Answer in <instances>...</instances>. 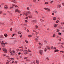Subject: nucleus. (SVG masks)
<instances>
[{
    "instance_id": "4c0bfd02",
    "label": "nucleus",
    "mask_w": 64,
    "mask_h": 64,
    "mask_svg": "<svg viewBox=\"0 0 64 64\" xmlns=\"http://www.w3.org/2000/svg\"><path fill=\"white\" fill-rule=\"evenodd\" d=\"M45 4H48V2H46L45 3Z\"/></svg>"
},
{
    "instance_id": "c85d7f7f",
    "label": "nucleus",
    "mask_w": 64,
    "mask_h": 64,
    "mask_svg": "<svg viewBox=\"0 0 64 64\" xmlns=\"http://www.w3.org/2000/svg\"><path fill=\"white\" fill-rule=\"evenodd\" d=\"M22 25L23 26H25L26 25H27V24H22Z\"/></svg>"
},
{
    "instance_id": "f8f14e48",
    "label": "nucleus",
    "mask_w": 64,
    "mask_h": 64,
    "mask_svg": "<svg viewBox=\"0 0 64 64\" xmlns=\"http://www.w3.org/2000/svg\"><path fill=\"white\" fill-rule=\"evenodd\" d=\"M0 24L1 25H5V24L2 22H0Z\"/></svg>"
},
{
    "instance_id": "2f4dec72",
    "label": "nucleus",
    "mask_w": 64,
    "mask_h": 64,
    "mask_svg": "<svg viewBox=\"0 0 64 64\" xmlns=\"http://www.w3.org/2000/svg\"><path fill=\"white\" fill-rule=\"evenodd\" d=\"M56 36L55 35V34H53L52 37H55Z\"/></svg>"
},
{
    "instance_id": "5fc2aeb1",
    "label": "nucleus",
    "mask_w": 64,
    "mask_h": 64,
    "mask_svg": "<svg viewBox=\"0 0 64 64\" xmlns=\"http://www.w3.org/2000/svg\"><path fill=\"white\" fill-rule=\"evenodd\" d=\"M20 48V49H22V48H23V46H21L19 47Z\"/></svg>"
},
{
    "instance_id": "3c124183",
    "label": "nucleus",
    "mask_w": 64,
    "mask_h": 64,
    "mask_svg": "<svg viewBox=\"0 0 64 64\" xmlns=\"http://www.w3.org/2000/svg\"><path fill=\"white\" fill-rule=\"evenodd\" d=\"M46 59L47 60H49V58L48 57L46 58Z\"/></svg>"
},
{
    "instance_id": "0e129e2a",
    "label": "nucleus",
    "mask_w": 64,
    "mask_h": 64,
    "mask_svg": "<svg viewBox=\"0 0 64 64\" xmlns=\"http://www.w3.org/2000/svg\"><path fill=\"white\" fill-rule=\"evenodd\" d=\"M56 49H57V48H56V47H54V50H56Z\"/></svg>"
},
{
    "instance_id": "aec40b11",
    "label": "nucleus",
    "mask_w": 64,
    "mask_h": 64,
    "mask_svg": "<svg viewBox=\"0 0 64 64\" xmlns=\"http://www.w3.org/2000/svg\"><path fill=\"white\" fill-rule=\"evenodd\" d=\"M26 61L27 62H30V60L29 59H27L26 60Z\"/></svg>"
},
{
    "instance_id": "4d7b16f0",
    "label": "nucleus",
    "mask_w": 64,
    "mask_h": 64,
    "mask_svg": "<svg viewBox=\"0 0 64 64\" xmlns=\"http://www.w3.org/2000/svg\"><path fill=\"white\" fill-rule=\"evenodd\" d=\"M59 22V20H57L56 21V23H58Z\"/></svg>"
},
{
    "instance_id": "7c9ffc66",
    "label": "nucleus",
    "mask_w": 64,
    "mask_h": 64,
    "mask_svg": "<svg viewBox=\"0 0 64 64\" xmlns=\"http://www.w3.org/2000/svg\"><path fill=\"white\" fill-rule=\"evenodd\" d=\"M40 21L41 22H44V20H42V19H41L40 20Z\"/></svg>"
},
{
    "instance_id": "603ef678",
    "label": "nucleus",
    "mask_w": 64,
    "mask_h": 64,
    "mask_svg": "<svg viewBox=\"0 0 64 64\" xmlns=\"http://www.w3.org/2000/svg\"><path fill=\"white\" fill-rule=\"evenodd\" d=\"M36 1V0H33V2H35Z\"/></svg>"
},
{
    "instance_id": "774afa93",
    "label": "nucleus",
    "mask_w": 64,
    "mask_h": 64,
    "mask_svg": "<svg viewBox=\"0 0 64 64\" xmlns=\"http://www.w3.org/2000/svg\"><path fill=\"white\" fill-rule=\"evenodd\" d=\"M0 64H3V63L2 62H0Z\"/></svg>"
},
{
    "instance_id": "de8ad7c7",
    "label": "nucleus",
    "mask_w": 64,
    "mask_h": 64,
    "mask_svg": "<svg viewBox=\"0 0 64 64\" xmlns=\"http://www.w3.org/2000/svg\"><path fill=\"white\" fill-rule=\"evenodd\" d=\"M16 51H17V52H19V51L20 50H19V49H17L16 50Z\"/></svg>"
},
{
    "instance_id": "69168bd1",
    "label": "nucleus",
    "mask_w": 64,
    "mask_h": 64,
    "mask_svg": "<svg viewBox=\"0 0 64 64\" xmlns=\"http://www.w3.org/2000/svg\"><path fill=\"white\" fill-rule=\"evenodd\" d=\"M27 10H29V8L28 7L27 8Z\"/></svg>"
},
{
    "instance_id": "0eeeda50",
    "label": "nucleus",
    "mask_w": 64,
    "mask_h": 64,
    "mask_svg": "<svg viewBox=\"0 0 64 64\" xmlns=\"http://www.w3.org/2000/svg\"><path fill=\"white\" fill-rule=\"evenodd\" d=\"M58 24H55L54 25V28H56L58 27Z\"/></svg>"
},
{
    "instance_id": "58836bf2",
    "label": "nucleus",
    "mask_w": 64,
    "mask_h": 64,
    "mask_svg": "<svg viewBox=\"0 0 64 64\" xmlns=\"http://www.w3.org/2000/svg\"><path fill=\"white\" fill-rule=\"evenodd\" d=\"M35 13H36V14H38V12H37V11H36L35 12Z\"/></svg>"
},
{
    "instance_id": "f704fd0d",
    "label": "nucleus",
    "mask_w": 64,
    "mask_h": 64,
    "mask_svg": "<svg viewBox=\"0 0 64 64\" xmlns=\"http://www.w3.org/2000/svg\"><path fill=\"white\" fill-rule=\"evenodd\" d=\"M53 19L54 20H56V18H54Z\"/></svg>"
},
{
    "instance_id": "423d86ee",
    "label": "nucleus",
    "mask_w": 64,
    "mask_h": 64,
    "mask_svg": "<svg viewBox=\"0 0 64 64\" xmlns=\"http://www.w3.org/2000/svg\"><path fill=\"white\" fill-rule=\"evenodd\" d=\"M46 48H47V49H48V50H50V46H47Z\"/></svg>"
},
{
    "instance_id": "c756f323",
    "label": "nucleus",
    "mask_w": 64,
    "mask_h": 64,
    "mask_svg": "<svg viewBox=\"0 0 64 64\" xmlns=\"http://www.w3.org/2000/svg\"><path fill=\"white\" fill-rule=\"evenodd\" d=\"M53 12L54 13H57V11L55 10Z\"/></svg>"
},
{
    "instance_id": "338daca9",
    "label": "nucleus",
    "mask_w": 64,
    "mask_h": 64,
    "mask_svg": "<svg viewBox=\"0 0 64 64\" xmlns=\"http://www.w3.org/2000/svg\"><path fill=\"white\" fill-rule=\"evenodd\" d=\"M52 49H54V48L53 46L52 47Z\"/></svg>"
},
{
    "instance_id": "864d4df0",
    "label": "nucleus",
    "mask_w": 64,
    "mask_h": 64,
    "mask_svg": "<svg viewBox=\"0 0 64 64\" xmlns=\"http://www.w3.org/2000/svg\"><path fill=\"white\" fill-rule=\"evenodd\" d=\"M25 22H26V23H27V22H28V20H26Z\"/></svg>"
},
{
    "instance_id": "4468645a",
    "label": "nucleus",
    "mask_w": 64,
    "mask_h": 64,
    "mask_svg": "<svg viewBox=\"0 0 64 64\" xmlns=\"http://www.w3.org/2000/svg\"><path fill=\"white\" fill-rule=\"evenodd\" d=\"M12 5L13 6H14V7H16V8H17L18 7V6L12 4Z\"/></svg>"
},
{
    "instance_id": "72a5a7b5",
    "label": "nucleus",
    "mask_w": 64,
    "mask_h": 64,
    "mask_svg": "<svg viewBox=\"0 0 64 64\" xmlns=\"http://www.w3.org/2000/svg\"><path fill=\"white\" fill-rule=\"evenodd\" d=\"M58 34L59 35H61L62 34H61V33L60 32H59V33H58Z\"/></svg>"
},
{
    "instance_id": "680f3d73",
    "label": "nucleus",
    "mask_w": 64,
    "mask_h": 64,
    "mask_svg": "<svg viewBox=\"0 0 64 64\" xmlns=\"http://www.w3.org/2000/svg\"><path fill=\"white\" fill-rule=\"evenodd\" d=\"M26 19H29V18L28 17H27L26 18Z\"/></svg>"
},
{
    "instance_id": "f03ea898",
    "label": "nucleus",
    "mask_w": 64,
    "mask_h": 64,
    "mask_svg": "<svg viewBox=\"0 0 64 64\" xmlns=\"http://www.w3.org/2000/svg\"><path fill=\"white\" fill-rule=\"evenodd\" d=\"M24 55H26V54H27L28 51L27 50H24Z\"/></svg>"
},
{
    "instance_id": "473e14b6",
    "label": "nucleus",
    "mask_w": 64,
    "mask_h": 64,
    "mask_svg": "<svg viewBox=\"0 0 64 64\" xmlns=\"http://www.w3.org/2000/svg\"><path fill=\"white\" fill-rule=\"evenodd\" d=\"M20 51L22 52L23 51V48L22 49L20 50Z\"/></svg>"
},
{
    "instance_id": "37998d69",
    "label": "nucleus",
    "mask_w": 64,
    "mask_h": 64,
    "mask_svg": "<svg viewBox=\"0 0 64 64\" xmlns=\"http://www.w3.org/2000/svg\"><path fill=\"white\" fill-rule=\"evenodd\" d=\"M28 51L29 52H31V51L28 50Z\"/></svg>"
},
{
    "instance_id": "a19ab883",
    "label": "nucleus",
    "mask_w": 64,
    "mask_h": 64,
    "mask_svg": "<svg viewBox=\"0 0 64 64\" xmlns=\"http://www.w3.org/2000/svg\"><path fill=\"white\" fill-rule=\"evenodd\" d=\"M36 63H38V60H36Z\"/></svg>"
},
{
    "instance_id": "6e6d98bb",
    "label": "nucleus",
    "mask_w": 64,
    "mask_h": 64,
    "mask_svg": "<svg viewBox=\"0 0 64 64\" xmlns=\"http://www.w3.org/2000/svg\"><path fill=\"white\" fill-rule=\"evenodd\" d=\"M32 35H34V36H35V34H34V33H32Z\"/></svg>"
},
{
    "instance_id": "b1692460",
    "label": "nucleus",
    "mask_w": 64,
    "mask_h": 64,
    "mask_svg": "<svg viewBox=\"0 0 64 64\" xmlns=\"http://www.w3.org/2000/svg\"><path fill=\"white\" fill-rule=\"evenodd\" d=\"M28 37H29L30 38H31V37H32V35H30L28 36Z\"/></svg>"
},
{
    "instance_id": "412c9836",
    "label": "nucleus",
    "mask_w": 64,
    "mask_h": 64,
    "mask_svg": "<svg viewBox=\"0 0 64 64\" xmlns=\"http://www.w3.org/2000/svg\"><path fill=\"white\" fill-rule=\"evenodd\" d=\"M32 22H34V23H36L37 22V21L35 20H33L32 21Z\"/></svg>"
},
{
    "instance_id": "f257e3e1",
    "label": "nucleus",
    "mask_w": 64,
    "mask_h": 64,
    "mask_svg": "<svg viewBox=\"0 0 64 64\" xmlns=\"http://www.w3.org/2000/svg\"><path fill=\"white\" fill-rule=\"evenodd\" d=\"M16 53V52L14 50H13L12 51V52H10V54L12 55V56H13L14 55V53Z\"/></svg>"
},
{
    "instance_id": "bf43d9fd",
    "label": "nucleus",
    "mask_w": 64,
    "mask_h": 64,
    "mask_svg": "<svg viewBox=\"0 0 64 64\" xmlns=\"http://www.w3.org/2000/svg\"><path fill=\"white\" fill-rule=\"evenodd\" d=\"M13 8H14V6H13L12 7H11L10 8V9H13Z\"/></svg>"
},
{
    "instance_id": "49530a36",
    "label": "nucleus",
    "mask_w": 64,
    "mask_h": 64,
    "mask_svg": "<svg viewBox=\"0 0 64 64\" xmlns=\"http://www.w3.org/2000/svg\"><path fill=\"white\" fill-rule=\"evenodd\" d=\"M1 44L2 45H5V43H2Z\"/></svg>"
},
{
    "instance_id": "20e7f679",
    "label": "nucleus",
    "mask_w": 64,
    "mask_h": 64,
    "mask_svg": "<svg viewBox=\"0 0 64 64\" xmlns=\"http://www.w3.org/2000/svg\"><path fill=\"white\" fill-rule=\"evenodd\" d=\"M2 50L5 52V53H7V49L5 48H2Z\"/></svg>"
},
{
    "instance_id": "39448f33",
    "label": "nucleus",
    "mask_w": 64,
    "mask_h": 64,
    "mask_svg": "<svg viewBox=\"0 0 64 64\" xmlns=\"http://www.w3.org/2000/svg\"><path fill=\"white\" fill-rule=\"evenodd\" d=\"M23 14L24 15H25V16H27L28 15V14H27V12H23Z\"/></svg>"
},
{
    "instance_id": "1a4fd4ad",
    "label": "nucleus",
    "mask_w": 64,
    "mask_h": 64,
    "mask_svg": "<svg viewBox=\"0 0 64 64\" xmlns=\"http://www.w3.org/2000/svg\"><path fill=\"white\" fill-rule=\"evenodd\" d=\"M8 8V6H4V9H7Z\"/></svg>"
},
{
    "instance_id": "9d476101",
    "label": "nucleus",
    "mask_w": 64,
    "mask_h": 64,
    "mask_svg": "<svg viewBox=\"0 0 64 64\" xmlns=\"http://www.w3.org/2000/svg\"><path fill=\"white\" fill-rule=\"evenodd\" d=\"M11 61L10 60V61L9 60H7V62H6V64H9V62Z\"/></svg>"
},
{
    "instance_id": "09e8293b",
    "label": "nucleus",
    "mask_w": 64,
    "mask_h": 64,
    "mask_svg": "<svg viewBox=\"0 0 64 64\" xmlns=\"http://www.w3.org/2000/svg\"><path fill=\"white\" fill-rule=\"evenodd\" d=\"M44 10H47L48 8H44Z\"/></svg>"
},
{
    "instance_id": "6ab92c4d",
    "label": "nucleus",
    "mask_w": 64,
    "mask_h": 64,
    "mask_svg": "<svg viewBox=\"0 0 64 64\" xmlns=\"http://www.w3.org/2000/svg\"><path fill=\"white\" fill-rule=\"evenodd\" d=\"M12 2H14V3H16V1L15 0H13L12 1Z\"/></svg>"
},
{
    "instance_id": "dca6fc26",
    "label": "nucleus",
    "mask_w": 64,
    "mask_h": 64,
    "mask_svg": "<svg viewBox=\"0 0 64 64\" xmlns=\"http://www.w3.org/2000/svg\"><path fill=\"white\" fill-rule=\"evenodd\" d=\"M47 12H50V10L49 8H48L47 9Z\"/></svg>"
},
{
    "instance_id": "c9c22d12",
    "label": "nucleus",
    "mask_w": 64,
    "mask_h": 64,
    "mask_svg": "<svg viewBox=\"0 0 64 64\" xmlns=\"http://www.w3.org/2000/svg\"><path fill=\"white\" fill-rule=\"evenodd\" d=\"M57 32H59V31H60V30H59L58 29H57Z\"/></svg>"
},
{
    "instance_id": "bb28decb",
    "label": "nucleus",
    "mask_w": 64,
    "mask_h": 64,
    "mask_svg": "<svg viewBox=\"0 0 64 64\" xmlns=\"http://www.w3.org/2000/svg\"><path fill=\"white\" fill-rule=\"evenodd\" d=\"M18 34H22V32H21L19 31L18 32Z\"/></svg>"
},
{
    "instance_id": "79ce46f5",
    "label": "nucleus",
    "mask_w": 64,
    "mask_h": 64,
    "mask_svg": "<svg viewBox=\"0 0 64 64\" xmlns=\"http://www.w3.org/2000/svg\"><path fill=\"white\" fill-rule=\"evenodd\" d=\"M45 44H47V42H46V40H45L44 41Z\"/></svg>"
},
{
    "instance_id": "c03bdc74",
    "label": "nucleus",
    "mask_w": 64,
    "mask_h": 64,
    "mask_svg": "<svg viewBox=\"0 0 64 64\" xmlns=\"http://www.w3.org/2000/svg\"><path fill=\"white\" fill-rule=\"evenodd\" d=\"M28 59V57H26L24 58V59Z\"/></svg>"
},
{
    "instance_id": "9b49d317",
    "label": "nucleus",
    "mask_w": 64,
    "mask_h": 64,
    "mask_svg": "<svg viewBox=\"0 0 64 64\" xmlns=\"http://www.w3.org/2000/svg\"><path fill=\"white\" fill-rule=\"evenodd\" d=\"M28 17H29V18H33V16H32L30 15V16H28Z\"/></svg>"
},
{
    "instance_id": "e433bc0d",
    "label": "nucleus",
    "mask_w": 64,
    "mask_h": 64,
    "mask_svg": "<svg viewBox=\"0 0 64 64\" xmlns=\"http://www.w3.org/2000/svg\"><path fill=\"white\" fill-rule=\"evenodd\" d=\"M2 47H5V46L4 45H2Z\"/></svg>"
},
{
    "instance_id": "13d9d810",
    "label": "nucleus",
    "mask_w": 64,
    "mask_h": 64,
    "mask_svg": "<svg viewBox=\"0 0 64 64\" xmlns=\"http://www.w3.org/2000/svg\"><path fill=\"white\" fill-rule=\"evenodd\" d=\"M27 31L28 32H30V31H29V30H27Z\"/></svg>"
},
{
    "instance_id": "7ed1b4c3",
    "label": "nucleus",
    "mask_w": 64,
    "mask_h": 64,
    "mask_svg": "<svg viewBox=\"0 0 64 64\" xmlns=\"http://www.w3.org/2000/svg\"><path fill=\"white\" fill-rule=\"evenodd\" d=\"M16 12H18V13H21V11L19 10H18V9H16L15 10Z\"/></svg>"
},
{
    "instance_id": "a878e982",
    "label": "nucleus",
    "mask_w": 64,
    "mask_h": 64,
    "mask_svg": "<svg viewBox=\"0 0 64 64\" xmlns=\"http://www.w3.org/2000/svg\"><path fill=\"white\" fill-rule=\"evenodd\" d=\"M58 8H60L61 7V6L60 5H58L57 6Z\"/></svg>"
},
{
    "instance_id": "ddd939ff",
    "label": "nucleus",
    "mask_w": 64,
    "mask_h": 64,
    "mask_svg": "<svg viewBox=\"0 0 64 64\" xmlns=\"http://www.w3.org/2000/svg\"><path fill=\"white\" fill-rule=\"evenodd\" d=\"M35 41H36V42H38V39L36 38H35Z\"/></svg>"
},
{
    "instance_id": "6e6552de",
    "label": "nucleus",
    "mask_w": 64,
    "mask_h": 64,
    "mask_svg": "<svg viewBox=\"0 0 64 64\" xmlns=\"http://www.w3.org/2000/svg\"><path fill=\"white\" fill-rule=\"evenodd\" d=\"M43 51L42 50H40V54H41V55H42V53H43Z\"/></svg>"
},
{
    "instance_id": "ea45409f",
    "label": "nucleus",
    "mask_w": 64,
    "mask_h": 64,
    "mask_svg": "<svg viewBox=\"0 0 64 64\" xmlns=\"http://www.w3.org/2000/svg\"><path fill=\"white\" fill-rule=\"evenodd\" d=\"M60 52H61V53H64V51H61Z\"/></svg>"
},
{
    "instance_id": "a211bd4d",
    "label": "nucleus",
    "mask_w": 64,
    "mask_h": 64,
    "mask_svg": "<svg viewBox=\"0 0 64 64\" xmlns=\"http://www.w3.org/2000/svg\"><path fill=\"white\" fill-rule=\"evenodd\" d=\"M58 51H59V50H56L54 51V52H58Z\"/></svg>"
},
{
    "instance_id": "4be33fe9",
    "label": "nucleus",
    "mask_w": 64,
    "mask_h": 64,
    "mask_svg": "<svg viewBox=\"0 0 64 64\" xmlns=\"http://www.w3.org/2000/svg\"><path fill=\"white\" fill-rule=\"evenodd\" d=\"M35 28H36V29H38V27L36 25L35 26Z\"/></svg>"
},
{
    "instance_id": "052dcab7",
    "label": "nucleus",
    "mask_w": 64,
    "mask_h": 64,
    "mask_svg": "<svg viewBox=\"0 0 64 64\" xmlns=\"http://www.w3.org/2000/svg\"><path fill=\"white\" fill-rule=\"evenodd\" d=\"M25 41L26 43H28V42L27 40H26Z\"/></svg>"
},
{
    "instance_id": "5701e85b",
    "label": "nucleus",
    "mask_w": 64,
    "mask_h": 64,
    "mask_svg": "<svg viewBox=\"0 0 64 64\" xmlns=\"http://www.w3.org/2000/svg\"><path fill=\"white\" fill-rule=\"evenodd\" d=\"M39 34V33L38 32H36L35 33V34H36V35H38V34Z\"/></svg>"
},
{
    "instance_id": "cd10ccee",
    "label": "nucleus",
    "mask_w": 64,
    "mask_h": 64,
    "mask_svg": "<svg viewBox=\"0 0 64 64\" xmlns=\"http://www.w3.org/2000/svg\"><path fill=\"white\" fill-rule=\"evenodd\" d=\"M47 48H45L44 49L45 52H46L47 51Z\"/></svg>"
},
{
    "instance_id": "2eb2a0df",
    "label": "nucleus",
    "mask_w": 64,
    "mask_h": 64,
    "mask_svg": "<svg viewBox=\"0 0 64 64\" xmlns=\"http://www.w3.org/2000/svg\"><path fill=\"white\" fill-rule=\"evenodd\" d=\"M28 14V15H29V14H31V12H27Z\"/></svg>"
},
{
    "instance_id": "8fccbe9b",
    "label": "nucleus",
    "mask_w": 64,
    "mask_h": 64,
    "mask_svg": "<svg viewBox=\"0 0 64 64\" xmlns=\"http://www.w3.org/2000/svg\"><path fill=\"white\" fill-rule=\"evenodd\" d=\"M2 13V11H0V14Z\"/></svg>"
},
{
    "instance_id": "393cba45",
    "label": "nucleus",
    "mask_w": 64,
    "mask_h": 64,
    "mask_svg": "<svg viewBox=\"0 0 64 64\" xmlns=\"http://www.w3.org/2000/svg\"><path fill=\"white\" fill-rule=\"evenodd\" d=\"M22 36H23V35H22V34L20 35V38H22Z\"/></svg>"
},
{
    "instance_id": "a18cd8bd",
    "label": "nucleus",
    "mask_w": 64,
    "mask_h": 64,
    "mask_svg": "<svg viewBox=\"0 0 64 64\" xmlns=\"http://www.w3.org/2000/svg\"><path fill=\"white\" fill-rule=\"evenodd\" d=\"M10 59L12 60H14V58H11Z\"/></svg>"
},
{
    "instance_id": "e2e57ef3",
    "label": "nucleus",
    "mask_w": 64,
    "mask_h": 64,
    "mask_svg": "<svg viewBox=\"0 0 64 64\" xmlns=\"http://www.w3.org/2000/svg\"><path fill=\"white\" fill-rule=\"evenodd\" d=\"M21 53L20 52H19L18 54V55H21Z\"/></svg>"
},
{
    "instance_id": "f3484780",
    "label": "nucleus",
    "mask_w": 64,
    "mask_h": 64,
    "mask_svg": "<svg viewBox=\"0 0 64 64\" xmlns=\"http://www.w3.org/2000/svg\"><path fill=\"white\" fill-rule=\"evenodd\" d=\"M4 36H5L6 37H8V35H7V34H4Z\"/></svg>"
}]
</instances>
